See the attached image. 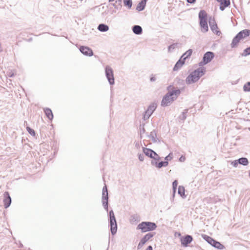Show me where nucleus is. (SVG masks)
<instances>
[{
  "instance_id": "1",
  "label": "nucleus",
  "mask_w": 250,
  "mask_h": 250,
  "mask_svg": "<svg viewBox=\"0 0 250 250\" xmlns=\"http://www.w3.org/2000/svg\"><path fill=\"white\" fill-rule=\"evenodd\" d=\"M206 68L200 67L191 72L186 79V83L187 84H190L198 82L206 73Z\"/></svg>"
},
{
  "instance_id": "2",
  "label": "nucleus",
  "mask_w": 250,
  "mask_h": 250,
  "mask_svg": "<svg viewBox=\"0 0 250 250\" xmlns=\"http://www.w3.org/2000/svg\"><path fill=\"white\" fill-rule=\"evenodd\" d=\"M181 91L179 89H172L167 93L163 97L161 105L163 107L168 106L174 101L176 100L177 97L181 94Z\"/></svg>"
},
{
  "instance_id": "3",
  "label": "nucleus",
  "mask_w": 250,
  "mask_h": 250,
  "mask_svg": "<svg viewBox=\"0 0 250 250\" xmlns=\"http://www.w3.org/2000/svg\"><path fill=\"white\" fill-rule=\"evenodd\" d=\"M157 226L154 222L150 221H143L137 226L136 229L140 230L141 232L152 231L156 229Z\"/></svg>"
},
{
  "instance_id": "4",
  "label": "nucleus",
  "mask_w": 250,
  "mask_h": 250,
  "mask_svg": "<svg viewBox=\"0 0 250 250\" xmlns=\"http://www.w3.org/2000/svg\"><path fill=\"white\" fill-rule=\"evenodd\" d=\"M198 18L201 32H207L208 31V14L206 11L204 10H200L198 14Z\"/></svg>"
},
{
  "instance_id": "5",
  "label": "nucleus",
  "mask_w": 250,
  "mask_h": 250,
  "mask_svg": "<svg viewBox=\"0 0 250 250\" xmlns=\"http://www.w3.org/2000/svg\"><path fill=\"white\" fill-rule=\"evenodd\" d=\"M108 219L111 233L112 235H114L117 231V223L112 209L110 210L108 212Z\"/></svg>"
},
{
  "instance_id": "6",
  "label": "nucleus",
  "mask_w": 250,
  "mask_h": 250,
  "mask_svg": "<svg viewBox=\"0 0 250 250\" xmlns=\"http://www.w3.org/2000/svg\"><path fill=\"white\" fill-rule=\"evenodd\" d=\"M202 237L207 242L215 248L218 250H223L225 248L224 245L221 244L219 242L206 234H202Z\"/></svg>"
},
{
  "instance_id": "7",
  "label": "nucleus",
  "mask_w": 250,
  "mask_h": 250,
  "mask_svg": "<svg viewBox=\"0 0 250 250\" xmlns=\"http://www.w3.org/2000/svg\"><path fill=\"white\" fill-rule=\"evenodd\" d=\"M108 192L106 185L104 186L102 189V203L104 209L108 211Z\"/></svg>"
},
{
  "instance_id": "8",
  "label": "nucleus",
  "mask_w": 250,
  "mask_h": 250,
  "mask_svg": "<svg viewBox=\"0 0 250 250\" xmlns=\"http://www.w3.org/2000/svg\"><path fill=\"white\" fill-rule=\"evenodd\" d=\"M105 75L110 85H112L115 83V79L113 69L109 65L105 67Z\"/></svg>"
},
{
  "instance_id": "9",
  "label": "nucleus",
  "mask_w": 250,
  "mask_h": 250,
  "mask_svg": "<svg viewBox=\"0 0 250 250\" xmlns=\"http://www.w3.org/2000/svg\"><path fill=\"white\" fill-rule=\"evenodd\" d=\"M214 57V53L213 52L207 51L203 55L201 62L199 63V65L201 67L210 62Z\"/></svg>"
},
{
  "instance_id": "10",
  "label": "nucleus",
  "mask_w": 250,
  "mask_h": 250,
  "mask_svg": "<svg viewBox=\"0 0 250 250\" xmlns=\"http://www.w3.org/2000/svg\"><path fill=\"white\" fill-rule=\"evenodd\" d=\"M157 108V104L153 103L151 104L147 107V109L145 111L143 114V119L144 121L148 120L151 115L153 114Z\"/></svg>"
},
{
  "instance_id": "11",
  "label": "nucleus",
  "mask_w": 250,
  "mask_h": 250,
  "mask_svg": "<svg viewBox=\"0 0 250 250\" xmlns=\"http://www.w3.org/2000/svg\"><path fill=\"white\" fill-rule=\"evenodd\" d=\"M192 241V236L188 234L185 235L180 237L181 245L184 247H187Z\"/></svg>"
},
{
  "instance_id": "12",
  "label": "nucleus",
  "mask_w": 250,
  "mask_h": 250,
  "mask_svg": "<svg viewBox=\"0 0 250 250\" xmlns=\"http://www.w3.org/2000/svg\"><path fill=\"white\" fill-rule=\"evenodd\" d=\"M79 49L81 53L84 56L91 57L94 55L92 49L88 46L82 45L80 46Z\"/></svg>"
},
{
  "instance_id": "13",
  "label": "nucleus",
  "mask_w": 250,
  "mask_h": 250,
  "mask_svg": "<svg viewBox=\"0 0 250 250\" xmlns=\"http://www.w3.org/2000/svg\"><path fill=\"white\" fill-rule=\"evenodd\" d=\"M3 204L5 208L9 207L11 204V198L8 191H5L3 193Z\"/></svg>"
},
{
  "instance_id": "14",
  "label": "nucleus",
  "mask_w": 250,
  "mask_h": 250,
  "mask_svg": "<svg viewBox=\"0 0 250 250\" xmlns=\"http://www.w3.org/2000/svg\"><path fill=\"white\" fill-rule=\"evenodd\" d=\"M151 165L155 166L156 168L160 169L162 167H167L168 165V163H167V161H165V160L161 161L160 162H159V161H151Z\"/></svg>"
},
{
  "instance_id": "15",
  "label": "nucleus",
  "mask_w": 250,
  "mask_h": 250,
  "mask_svg": "<svg viewBox=\"0 0 250 250\" xmlns=\"http://www.w3.org/2000/svg\"><path fill=\"white\" fill-rule=\"evenodd\" d=\"M250 35V30L248 29H244L238 32L236 36L238 37L241 40H243L249 37Z\"/></svg>"
},
{
  "instance_id": "16",
  "label": "nucleus",
  "mask_w": 250,
  "mask_h": 250,
  "mask_svg": "<svg viewBox=\"0 0 250 250\" xmlns=\"http://www.w3.org/2000/svg\"><path fill=\"white\" fill-rule=\"evenodd\" d=\"M220 3V9L221 11H224L225 8L228 7L230 4V0H216Z\"/></svg>"
},
{
  "instance_id": "17",
  "label": "nucleus",
  "mask_w": 250,
  "mask_h": 250,
  "mask_svg": "<svg viewBox=\"0 0 250 250\" xmlns=\"http://www.w3.org/2000/svg\"><path fill=\"white\" fill-rule=\"evenodd\" d=\"M185 61L180 57L179 60L176 62L173 68V71H178L179 69H180L182 66L185 64Z\"/></svg>"
},
{
  "instance_id": "18",
  "label": "nucleus",
  "mask_w": 250,
  "mask_h": 250,
  "mask_svg": "<svg viewBox=\"0 0 250 250\" xmlns=\"http://www.w3.org/2000/svg\"><path fill=\"white\" fill-rule=\"evenodd\" d=\"M155 232H148L140 240L145 244L148 241L151 239L155 235Z\"/></svg>"
},
{
  "instance_id": "19",
  "label": "nucleus",
  "mask_w": 250,
  "mask_h": 250,
  "mask_svg": "<svg viewBox=\"0 0 250 250\" xmlns=\"http://www.w3.org/2000/svg\"><path fill=\"white\" fill-rule=\"evenodd\" d=\"M147 137L150 138L152 140V142L154 143L160 142V141L157 137V133L155 130H152L150 133V134L147 135Z\"/></svg>"
},
{
  "instance_id": "20",
  "label": "nucleus",
  "mask_w": 250,
  "mask_h": 250,
  "mask_svg": "<svg viewBox=\"0 0 250 250\" xmlns=\"http://www.w3.org/2000/svg\"><path fill=\"white\" fill-rule=\"evenodd\" d=\"M133 32L137 35H140L143 33V29L142 27L138 25H135L132 27Z\"/></svg>"
},
{
  "instance_id": "21",
  "label": "nucleus",
  "mask_w": 250,
  "mask_h": 250,
  "mask_svg": "<svg viewBox=\"0 0 250 250\" xmlns=\"http://www.w3.org/2000/svg\"><path fill=\"white\" fill-rule=\"evenodd\" d=\"M43 111L47 117V118L49 120L52 121L53 119V114L51 110V109L48 107H45L43 108Z\"/></svg>"
},
{
  "instance_id": "22",
  "label": "nucleus",
  "mask_w": 250,
  "mask_h": 250,
  "mask_svg": "<svg viewBox=\"0 0 250 250\" xmlns=\"http://www.w3.org/2000/svg\"><path fill=\"white\" fill-rule=\"evenodd\" d=\"M143 152L147 157L151 158H152V153L154 152V150L152 149L143 147Z\"/></svg>"
},
{
  "instance_id": "23",
  "label": "nucleus",
  "mask_w": 250,
  "mask_h": 250,
  "mask_svg": "<svg viewBox=\"0 0 250 250\" xmlns=\"http://www.w3.org/2000/svg\"><path fill=\"white\" fill-rule=\"evenodd\" d=\"M241 41L237 36H235L232 39L230 46L232 48H235L238 46L239 42Z\"/></svg>"
},
{
  "instance_id": "24",
  "label": "nucleus",
  "mask_w": 250,
  "mask_h": 250,
  "mask_svg": "<svg viewBox=\"0 0 250 250\" xmlns=\"http://www.w3.org/2000/svg\"><path fill=\"white\" fill-rule=\"evenodd\" d=\"M97 29L101 32H104L107 31L109 30V27L105 24L101 23L98 25Z\"/></svg>"
},
{
  "instance_id": "25",
  "label": "nucleus",
  "mask_w": 250,
  "mask_h": 250,
  "mask_svg": "<svg viewBox=\"0 0 250 250\" xmlns=\"http://www.w3.org/2000/svg\"><path fill=\"white\" fill-rule=\"evenodd\" d=\"M146 3H145V0H141L140 1L136 6V10L138 11H142L145 8Z\"/></svg>"
},
{
  "instance_id": "26",
  "label": "nucleus",
  "mask_w": 250,
  "mask_h": 250,
  "mask_svg": "<svg viewBox=\"0 0 250 250\" xmlns=\"http://www.w3.org/2000/svg\"><path fill=\"white\" fill-rule=\"evenodd\" d=\"M178 194L183 198H185L186 195H185V189L182 186H179L178 189Z\"/></svg>"
},
{
  "instance_id": "27",
  "label": "nucleus",
  "mask_w": 250,
  "mask_h": 250,
  "mask_svg": "<svg viewBox=\"0 0 250 250\" xmlns=\"http://www.w3.org/2000/svg\"><path fill=\"white\" fill-rule=\"evenodd\" d=\"M238 163L240 165L244 166H247L249 164L248 159L246 157H241L237 159Z\"/></svg>"
},
{
  "instance_id": "28",
  "label": "nucleus",
  "mask_w": 250,
  "mask_h": 250,
  "mask_svg": "<svg viewBox=\"0 0 250 250\" xmlns=\"http://www.w3.org/2000/svg\"><path fill=\"white\" fill-rule=\"evenodd\" d=\"M192 52L193 51L191 49H189L182 55L181 57V58H182L185 61L187 59L189 58L191 56Z\"/></svg>"
},
{
  "instance_id": "29",
  "label": "nucleus",
  "mask_w": 250,
  "mask_h": 250,
  "mask_svg": "<svg viewBox=\"0 0 250 250\" xmlns=\"http://www.w3.org/2000/svg\"><path fill=\"white\" fill-rule=\"evenodd\" d=\"M211 30L216 35L219 36L221 34V32L219 30L217 24L211 25L210 26Z\"/></svg>"
},
{
  "instance_id": "30",
  "label": "nucleus",
  "mask_w": 250,
  "mask_h": 250,
  "mask_svg": "<svg viewBox=\"0 0 250 250\" xmlns=\"http://www.w3.org/2000/svg\"><path fill=\"white\" fill-rule=\"evenodd\" d=\"M123 3L124 6L127 7L128 9H130L132 6V0H123Z\"/></svg>"
},
{
  "instance_id": "31",
  "label": "nucleus",
  "mask_w": 250,
  "mask_h": 250,
  "mask_svg": "<svg viewBox=\"0 0 250 250\" xmlns=\"http://www.w3.org/2000/svg\"><path fill=\"white\" fill-rule=\"evenodd\" d=\"M188 112V109H185L182 113V114L179 116L180 120L185 121L187 118V114Z\"/></svg>"
},
{
  "instance_id": "32",
  "label": "nucleus",
  "mask_w": 250,
  "mask_h": 250,
  "mask_svg": "<svg viewBox=\"0 0 250 250\" xmlns=\"http://www.w3.org/2000/svg\"><path fill=\"white\" fill-rule=\"evenodd\" d=\"M151 159H152V161H159L161 159V157L155 151H154L152 153V158H151Z\"/></svg>"
},
{
  "instance_id": "33",
  "label": "nucleus",
  "mask_w": 250,
  "mask_h": 250,
  "mask_svg": "<svg viewBox=\"0 0 250 250\" xmlns=\"http://www.w3.org/2000/svg\"><path fill=\"white\" fill-rule=\"evenodd\" d=\"M243 90L245 92L250 91V82H247L243 86Z\"/></svg>"
},
{
  "instance_id": "34",
  "label": "nucleus",
  "mask_w": 250,
  "mask_h": 250,
  "mask_svg": "<svg viewBox=\"0 0 250 250\" xmlns=\"http://www.w3.org/2000/svg\"><path fill=\"white\" fill-rule=\"evenodd\" d=\"M26 128L27 132H28V133L29 134H30L32 136H36V132L34 129H33L32 128H31V127H30L28 126H27Z\"/></svg>"
},
{
  "instance_id": "35",
  "label": "nucleus",
  "mask_w": 250,
  "mask_h": 250,
  "mask_svg": "<svg viewBox=\"0 0 250 250\" xmlns=\"http://www.w3.org/2000/svg\"><path fill=\"white\" fill-rule=\"evenodd\" d=\"M249 55H250V46L244 50L242 54V56L246 57Z\"/></svg>"
},
{
  "instance_id": "36",
  "label": "nucleus",
  "mask_w": 250,
  "mask_h": 250,
  "mask_svg": "<svg viewBox=\"0 0 250 250\" xmlns=\"http://www.w3.org/2000/svg\"><path fill=\"white\" fill-rule=\"evenodd\" d=\"M178 44L177 43H172L168 46V51L169 52H171L173 50L176 48L177 47Z\"/></svg>"
},
{
  "instance_id": "37",
  "label": "nucleus",
  "mask_w": 250,
  "mask_h": 250,
  "mask_svg": "<svg viewBox=\"0 0 250 250\" xmlns=\"http://www.w3.org/2000/svg\"><path fill=\"white\" fill-rule=\"evenodd\" d=\"M173 159V154L172 153H169L168 155L166 156L164 158L165 161H167L168 163L169 161H171Z\"/></svg>"
},
{
  "instance_id": "38",
  "label": "nucleus",
  "mask_w": 250,
  "mask_h": 250,
  "mask_svg": "<svg viewBox=\"0 0 250 250\" xmlns=\"http://www.w3.org/2000/svg\"><path fill=\"white\" fill-rule=\"evenodd\" d=\"M122 0H116L115 2L118 5V7L116 6L117 10H121L122 7Z\"/></svg>"
},
{
  "instance_id": "39",
  "label": "nucleus",
  "mask_w": 250,
  "mask_h": 250,
  "mask_svg": "<svg viewBox=\"0 0 250 250\" xmlns=\"http://www.w3.org/2000/svg\"><path fill=\"white\" fill-rule=\"evenodd\" d=\"M178 185V181L177 180H175L172 182V190L175 191L177 190Z\"/></svg>"
},
{
  "instance_id": "40",
  "label": "nucleus",
  "mask_w": 250,
  "mask_h": 250,
  "mask_svg": "<svg viewBox=\"0 0 250 250\" xmlns=\"http://www.w3.org/2000/svg\"><path fill=\"white\" fill-rule=\"evenodd\" d=\"M140 128L141 135L145 133L146 132V129L145 128V124L144 123L140 125Z\"/></svg>"
},
{
  "instance_id": "41",
  "label": "nucleus",
  "mask_w": 250,
  "mask_h": 250,
  "mask_svg": "<svg viewBox=\"0 0 250 250\" xmlns=\"http://www.w3.org/2000/svg\"><path fill=\"white\" fill-rule=\"evenodd\" d=\"M138 159L139 160L141 161V162H143L144 161V155L143 154H141V153H139L138 154Z\"/></svg>"
},
{
  "instance_id": "42",
  "label": "nucleus",
  "mask_w": 250,
  "mask_h": 250,
  "mask_svg": "<svg viewBox=\"0 0 250 250\" xmlns=\"http://www.w3.org/2000/svg\"><path fill=\"white\" fill-rule=\"evenodd\" d=\"M215 24H217V23H216L215 20L214 19L211 20V18H210L209 20V26H211V25H214Z\"/></svg>"
},
{
  "instance_id": "43",
  "label": "nucleus",
  "mask_w": 250,
  "mask_h": 250,
  "mask_svg": "<svg viewBox=\"0 0 250 250\" xmlns=\"http://www.w3.org/2000/svg\"><path fill=\"white\" fill-rule=\"evenodd\" d=\"M145 244H144V243L143 242V241H141L140 240V242L139 243L138 245V246H137V249L138 250H140L143 247V246Z\"/></svg>"
},
{
  "instance_id": "44",
  "label": "nucleus",
  "mask_w": 250,
  "mask_h": 250,
  "mask_svg": "<svg viewBox=\"0 0 250 250\" xmlns=\"http://www.w3.org/2000/svg\"><path fill=\"white\" fill-rule=\"evenodd\" d=\"M156 79L155 77V75L153 74H151L150 77V81L151 82H155L156 81Z\"/></svg>"
},
{
  "instance_id": "45",
  "label": "nucleus",
  "mask_w": 250,
  "mask_h": 250,
  "mask_svg": "<svg viewBox=\"0 0 250 250\" xmlns=\"http://www.w3.org/2000/svg\"><path fill=\"white\" fill-rule=\"evenodd\" d=\"M186 160V157L183 156V155H182L179 158V161L181 162H184Z\"/></svg>"
},
{
  "instance_id": "46",
  "label": "nucleus",
  "mask_w": 250,
  "mask_h": 250,
  "mask_svg": "<svg viewBox=\"0 0 250 250\" xmlns=\"http://www.w3.org/2000/svg\"><path fill=\"white\" fill-rule=\"evenodd\" d=\"M238 164H239V163H238L237 160H236L232 162V165L234 167H236Z\"/></svg>"
},
{
  "instance_id": "47",
  "label": "nucleus",
  "mask_w": 250,
  "mask_h": 250,
  "mask_svg": "<svg viewBox=\"0 0 250 250\" xmlns=\"http://www.w3.org/2000/svg\"><path fill=\"white\" fill-rule=\"evenodd\" d=\"M176 192V190H175V191H173L172 190V195L171 198H170V200H171V201H174V197L175 196Z\"/></svg>"
},
{
  "instance_id": "48",
  "label": "nucleus",
  "mask_w": 250,
  "mask_h": 250,
  "mask_svg": "<svg viewBox=\"0 0 250 250\" xmlns=\"http://www.w3.org/2000/svg\"><path fill=\"white\" fill-rule=\"evenodd\" d=\"M187 1L189 3L193 4L196 2V0H187Z\"/></svg>"
},
{
  "instance_id": "49",
  "label": "nucleus",
  "mask_w": 250,
  "mask_h": 250,
  "mask_svg": "<svg viewBox=\"0 0 250 250\" xmlns=\"http://www.w3.org/2000/svg\"><path fill=\"white\" fill-rule=\"evenodd\" d=\"M146 250H153V248L151 246H149L146 249Z\"/></svg>"
},
{
  "instance_id": "50",
  "label": "nucleus",
  "mask_w": 250,
  "mask_h": 250,
  "mask_svg": "<svg viewBox=\"0 0 250 250\" xmlns=\"http://www.w3.org/2000/svg\"><path fill=\"white\" fill-rule=\"evenodd\" d=\"M111 5H112L113 6H114L115 9H116V7H117L116 6L118 7V5L116 3V2L111 3Z\"/></svg>"
},
{
  "instance_id": "51",
  "label": "nucleus",
  "mask_w": 250,
  "mask_h": 250,
  "mask_svg": "<svg viewBox=\"0 0 250 250\" xmlns=\"http://www.w3.org/2000/svg\"><path fill=\"white\" fill-rule=\"evenodd\" d=\"M8 76L9 77H12L13 76H14V73H12V72H9L8 74Z\"/></svg>"
},
{
  "instance_id": "52",
  "label": "nucleus",
  "mask_w": 250,
  "mask_h": 250,
  "mask_svg": "<svg viewBox=\"0 0 250 250\" xmlns=\"http://www.w3.org/2000/svg\"><path fill=\"white\" fill-rule=\"evenodd\" d=\"M172 87V85H168V86L167 87V90H168V91H169V90H170V89L171 88V87Z\"/></svg>"
},
{
  "instance_id": "53",
  "label": "nucleus",
  "mask_w": 250,
  "mask_h": 250,
  "mask_svg": "<svg viewBox=\"0 0 250 250\" xmlns=\"http://www.w3.org/2000/svg\"><path fill=\"white\" fill-rule=\"evenodd\" d=\"M32 41V38H30V39H29L28 40V41L29 42H31Z\"/></svg>"
},
{
  "instance_id": "54",
  "label": "nucleus",
  "mask_w": 250,
  "mask_h": 250,
  "mask_svg": "<svg viewBox=\"0 0 250 250\" xmlns=\"http://www.w3.org/2000/svg\"><path fill=\"white\" fill-rule=\"evenodd\" d=\"M139 146V145L138 144L136 143V147H138V146Z\"/></svg>"
},
{
  "instance_id": "55",
  "label": "nucleus",
  "mask_w": 250,
  "mask_h": 250,
  "mask_svg": "<svg viewBox=\"0 0 250 250\" xmlns=\"http://www.w3.org/2000/svg\"><path fill=\"white\" fill-rule=\"evenodd\" d=\"M109 2H112L113 1H114V0H108Z\"/></svg>"
},
{
  "instance_id": "56",
  "label": "nucleus",
  "mask_w": 250,
  "mask_h": 250,
  "mask_svg": "<svg viewBox=\"0 0 250 250\" xmlns=\"http://www.w3.org/2000/svg\"><path fill=\"white\" fill-rule=\"evenodd\" d=\"M25 124H26V125H27V122H26V121H24V125H25Z\"/></svg>"
},
{
  "instance_id": "57",
  "label": "nucleus",
  "mask_w": 250,
  "mask_h": 250,
  "mask_svg": "<svg viewBox=\"0 0 250 250\" xmlns=\"http://www.w3.org/2000/svg\"><path fill=\"white\" fill-rule=\"evenodd\" d=\"M178 236H181V233H180V232H179V233H178Z\"/></svg>"
},
{
  "instance_id": "58",
  "label": "nucleus",
  "mask_w": 250,
  "mask_h": 250,
  "mask_svg": "<svg viewBox=\"0 0 250 250\" xmlns=\"http://www.w3.org/2000/svg\"><path fill=\"white\" fill-rule=\"evenodd\" d=\"M22 247H23V245L21 244L20 245V247L22 248Z\"/></svg>"
},
{
  "instance_id": "59",
  "label": "nucleus",
  "mask_w": 250,
  "mask_h": 250,
  "mask_svg": "<svg viewBox=\"0 0 250 250\" xmlns=\"http://www.w3.org/2000/svg\"><path fill=\"white\" fill-rule=\"evenodd\" d=\"M249 176L250 177V172H249Z\"/></svg>"
}]
</instances>
